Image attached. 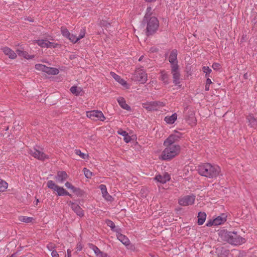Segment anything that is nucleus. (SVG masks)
<instances>
[{
    "instance_id": "nucleus-1",
    "label": "nucleus",
    "mask_w": 257,
    "mask_h": 257,
    "mask_svg": "<svg viewBox=\"0 0 257 257\" xmlns=\"http://www.w3.org/2000/svg\"><path fill=\"white\" fill-rule=\"evenodd\" d=\"M219 239L222 241H226L232 245H238L244 243L246 240L238 235L237 232L221 230L219 233Z\"/></svg>"
},
{
    "instance_id": "nucleus-2",
    "label": "nucleus",
    "mask_w": 257,
    "mask_h": 257,
    "mask_svg": "<svg viewBox=\"0 0 257 257\" xmlns=\"http://www.w3.org/2000/svg\"><path fill=\"white\" fill-rule=\"evenodd\" d=\"M198 171L199 174L209 178H216L221 172L220 168L217 165H213L210 163H205L198 166Z\"/></svg>"
},
{
    "instance_id": "nucleus-3",
    "label": "nucleus",
    "mask_w": 257,
    "mask_h": 257,
    "mask_svg": "<svg viewBox=\"0 0 257 257\" xmlns=\"http://www.w3.org/2000/svg\"><path fill=\"white\" fill-rule=\"evenodd\" d=\"M165 149L162 152L160 159L162 160H170L176 156L180 152V146L179 145L165 146Z\"/></svg>"
},
{
    "instance_id": "nucleus-4",
    "label": "nucleus",
    "mask_w": 257,
    "mask_h": 257,
    "mask_svg": "<svg viewBox=\"0 0 257 257\" xmlns=\"http://www.w3.org/2000/svg\"><path fill=\"white\" fill-rule=\"evenodd\" d=\"M144 20L147 21V31L148 34L154 33L158 29L159 22L157 18L152 17L148 20V15L146 14Z\"/></svg>"
},
{
    "instance_id": "nucleus-5",
    "label": "nucleus",
    "mask_w": 257,
    "mask_h": 257,
    "mask_svg": "<svg viewBox=\"0 0 257 257\" xmlns=\"http://www.w3.org/2000/svg\"><path fill=\"white\" fill-rule=\"evenodd\" d=\"M164 106V104L161 101H147L142 103L143 108L148 111L157 110Z\"/></svg>"
},
{
    "instance_id": "nucleus-6",
    "label": "nucleus",
    "mask_w": 257,
    "mask_h": 257,
    "mask_svg": "<svg viewBox=\"0 0 257 257\" xmlns=\"http://www.w3.org/2000/svg\"><path fill=\"white\" fill-rule=\"evenodd\" d=\"M28 153L34 158L40 161H44L49 159L48 155L45 154L42 151V149H41V150L37 149L36 148H34L33 149H30L28 151Z\"/></svg>"
},
{
    "instance_id": "nucleus-7",
    "label": "nucleus",
    "mask_w": 257,
    "mask_h": 257,
    "mask_svg": "<svg viewBox=\"0 0 257 257\" xmlns=\"http://www.w3.org/2000/svg\"><path fill=\"white\" fill-rule=\"evenodd\" d=\"M86 115L92 120L95 121H104L105 119V117L103 115V113L101 111L98 110L87 111Z\"/></svg>"
},
{
    "instance_id": "nucleus-8",
    "label": "nucleus",
    "mask_w": 257,
    "mask_h": 257,
    "mask_svg": "<svg viewBox=\"0 0 257 257\" xmlns=\"http://www.w3.org/2000/svg\"><path fill=\"white\" fill-rule=\"evenodd\" d=\"M36 69L49 75H56L59 72L58 69L48 67L47 65H35Z\"/></svg>"
},
{
    "instance_id": "nucleus-9",
    "label": "nucleus",
    "mask_w": 257,
    "mask_h": 257,
    "mask_svg": "<svg viewBox=\"0 0 257 257\" xmlns=\"http://www.w3.org/2000/svg\"><path fill=\"white\" fill-rule=\"evenodd\" d=\"M134 79L141 83L144 84L147 81V75L143 70L138 69L135 72Z\"/></svg>"
},
{
    "instance_id": "nucleus-10",
    "label": "nucleus",
    "mask_w": 257,
    "mask_h": 257,
    "mask_svg": "<svg viewBox=\"0 0 257 257\" xmlns=\"http://www.w3.org/2000/svg\"><path fill=\"white\" fill-rule=\"evenodd\" d=\"M195 197L194 195L185 196L180 198L178 203L181 206L190 205L194 203Z\"/></svg>"
},
{
    "instance_id": "nucleus-11",
    "label": "nucleus",
    "mask_w": 257,
    "mask_h": 257,
    "mask_svg": "<svg viewBox=\"0 0 257 257\" xmlns=\"http://www.w3.org/2000/svg\"><path fill=\"white\" fill-rule=\"evenodd\" d=\"M42 48H56L57 44L49 42L47 40H37L34 41Z\"/></svg>"
},
{
    "instance_id": "nucleus-12",
    "label": "nucleus",
    "mask_w": 257,
    "mask_h": 257,
    "mask_svg": "<svg viewBox=\"0 0 257 257\" xmlns=\"http://www.w3.org/2000/svg\"><path fill=\"white\" fill-rule=\"evenodd\" d=\"M179 138V136L177 134H172L166 139L164 142V146H172V145H177L175 144L176 141H178Z\"/></svg>"
},
{
    "instance_id": "nucleus-13",
    "label": "nucleus",
    "mask_w": 257,
    "mask_h": 257,
    "mask_svg": "<svg viewBox=\"0 0 257 257\" xmlns=\"http://www.w3.org/2000/svg\"><path fill=\"white\" fill-rule=\"evenodd\" d=\"M69 205L71 206L72 210L76 213V214L82 217L84 216V211L77 204L70 201Z\"/></svg>"
},
{
    "instance_id": "nucleus-14",
    "label": "nucleus",
    "mask_w": 257,
    "mask_h": 257,
    "mask_svg": "<svg viewBox=\"0 0 257 257\" xmlns=\"http://www.w3.org/2000/svg\"><path fill=\"white\" fill-rule=\"evenodd\" d=\"M111 76L120 84L123 86L124 88L128 89L129 88L130 85L126 82L125 80L122 79L119 75L115 74L114 72H110Z\"/></svg>"
},
{
    "instance_id": "nucleus-15",
    "label": "nucleus",
    "mask_w": 257,
    "mask_h": 257,
    "mask_svg": "<svg viewBox=\"0 0 257 257\" xmlns=\"http://www.w3.org/2000/svg\"><path fill=\"white\" fill-rule=\"evenodd\" d=\"M172 73L173 76L174 82L176 84L179 83L180 73L178 71V65H173Z\"/></svg>"
},
{
    "instance_id": "nucleus-16",
    "label": "nucleus",
    "mask_w": 257,
    "mask_h": 257,
    "mask_svg": "<svg viewBox=\"0 0 257 257\" xmlns=\"http://www.w3.org/2000/svg\"><path fill=\"white\" fill-rule=\"evenodd\" d=\"M155 179L158 182H159L162 184H164L170 180V176L168 173H165L162 175H159L156 176L155 178Z\"/></svg>"
},
{
    "instance_id": "nucleus-17",
    "label": "nucleus",
    "mask_w": 257,
    "mask_h": 257,
    "mask_svg": "<svg viewBox=\"0 0 257 257\" xmlns=\"http://www.w3.org/2000/svg\"><path fill=\"white\" fill-rule=\"evenodd\" d=\"M89 248L93 250L97 257H107V254L101 251L96 246L92 244H89Z\"/></svg>"
},
{
    "instance_id": "nucleus-18",
    "label": "nucleus",
    "mask_w": 257,
    "mask_h": 257,
    "mask_svg": "<svg viewBox=\"0 0 257 257\" xmlns=\"http://www.w3.org/2000/svg\"><path fill=\"white\" fill-rule=\"evenodd\" d=\"M246 119L247 120L248 124L250 127L254 129L257 128V119L252 114L247 115Z\"/></svg>"
},
{
    "instance_id": "nucleus-19",
    "label": "nucleus",
    "mask_w": 257,
    "mask_h": 257,
    "mask_svg": "<svg viewBox=\"0 0 257 257\" xmlns=\"http://www.w3.org/2000/svg\"><path fill=\"white\" fill-rule=\"evenodd\" d=\"M186 119L188 124L191 125H195L196 124V119L195 117L194 112L193 111H188Z\"/></svg>"
},
{
    "instance_id": "nucleus-20",
    "label": "nucleus",
    "mask_w": 257,
    "mask_h": 257,
    "mask_svg": "<svg viewBox=\"0 0 257 257\" xmlns=\"http://www.w3.org/2000/svg\"><path fill=\"white\" fill-rule=\"evenodd\" d=\"M2 50L4 54L8 56L10 58L12 59L16 58L17 56V54L11 48L8 47H4L2 49Z\"/></svg>"
},
{
    "instance_id": "nucleus-21",
    "label": "nucleus",
    "mask_w": 257,
    "mask_h": 257,
    "mask_svg": "<svg viewBox=\"0 0 257 257\" xmlns=\"http://www.w3.org/2000/svg\"><path fill=\"white\" fill-rule=\"evenodd\" d=\"M16 52L18 56L26 59H32L34 57V55H29L23 49H18L16 50Z\"/></svg>"
},
{
    "instance_id": "nucleus-22",
    "label": "nucleus",
    "mask_w": 257,
    "mask_h": 257,
    "mask_svg": "<svg viewBox=\"0 0 257 257\" xmlns=\"http://www.w3.org/2000/svg\"><path fill=\"white\" fill-rule=\"evenodd\" d=\"M68 177V176L65 171H58L55 178L58 182L63 183Z\"/></svg>"
},
{
    "instance_id": "nucleus-23",
    "label": "nucleus",
    "mask_w": 257,
    "mask_h": 257,
    "mask_svg": "<svg viewBox=\"0 0 257 257\" xmlns=\"http://www.w3.org/2000/svg\"><path fill=\"white\" fill-rule=\"evenodd\" d=\"M226 221V215L222 214L214 219L215 226L220 225Z\"/></svg>"
},
{
    "instance_id": "nucleus-24",
    "label": "nucleus",
    "mask_w": 257,
    "mask_h": 257,
    "mask_svg": "<svg viewBox=\"0 0 257 257\" xmlns=\"http://www.w3.org/2000/svg\"><path fill=\"white\" fill-rule=\"evenodd\" d=\"M177 51L176 50H173L169 56V61L172 64H176L177 61Z\"/></svg>"
},
{
    "instance_id": "nucleus-25",
    "label": "nucleus",
    "mask_w": 257,
    "mask_h": 257,
    "mask_svg": "<svg viewBox=\"0 0 257 257\" xmlns=\"http://www.w3.org/2000/svg\"><path fill=\"white\" fill-rule=\"evenodd\" d=\"M117 102L119 105L122 107L123 109H125L126 110H131V107L126 103V101L125 99L122 97H119L117 99Z\"/></svg>"
},
{
    "instance_id": "nucleus-26",
    "label": "nucleus",
    "mask_w": 257,
    "mask_h": 257,
    "mask_svg": "<svg viewBox=\"0 0 257 257\" xmlns=\"http://www.w3.org/2000/svg\"><path fill=\"white\" fill-rule=\"evenodd\" d=\"M117 133L123 137V140L125 143H128L131 141V137L126 132L120 129L118 131Z\"/></svg>"
},
{
    "instance_id": "nucleus-27",
    "label": "nucleus",
    "mask_w": 257,
    "mask_h": 257,
    "mask_svg": "<svg viewBox=\"0 0 257 257\" xmlns=\"http://www.w3.org/2000/svg\"><path fill=\"white\" fill-rule=\"evenodd\" d=\"M177 114L175 113L171 116H166L164 118V120L169 124H173L175 121L177 119Z\"/></svg>"
},
{
    "instance_id": "nucleus-28",
    "label": "nucleus",
    "mask_w": 257,
    "mask_h": 257,
    "mask_svg": "<svg viewBox=\"0 0 257 257\" xmlns=\"http://www.w3.org/2000/svg\"><path fill=\"white\" fill-rule=\"evenodd\" d=\"M206 214L204 212H200L198 214V224L202 225L205 221Z\"/></svg>"
},
{
    "instance_id": "nucleus-29",
    "label": "nucleus",
    "mask_w": 257,
    "mask_h": 257,
    "mask_svg": "<svg viewBox=\"0 0 257 257\" xmlns=\"http://www.w3.org/2000/svg\"><path fill=\"white\" fill-rule=\"evenodd\" d=\"M55 191L57 192V194L59 196L68 195L69 196H71V195L69 194L68 191L65 190V189L63 187H60L59 186Z\"/></svg>"
},
{
    "instance_id": "nucleus-30",
    "label": "nucleus",
    "mask_w": 257,
    "mask_h": 257,
    "mask_svg": "<svg viewBox=\"0 0 257 257\" xmlns=\"http://www.w3.org/2000/svg\"><path fill=\"white\" fill-rule=\"evenodd\" d=\"M117 238L119 241H120L123 244L126 245H128L130 243V240L127 237L121 234H118L117 235Z\"/></svg>"
},
{
    "instance_id": "nucleus-31",
    "label": "nucleus",
    "mask_w": 257,
    "mask_h": 257,
    "mask_svg": "<svg viewBox=\"0 0 257 257\" xmlns=\"http://www.w3.org/2000/svg\"><path fill=\"white\" fill-rule=\"evenodd\" d=\"M19 220L21 222L29 223L33 220V218L30 217L21 216L19 217Z\"/></svg>"
},
{
    "instance_id": "nucleus-32",
    "label": "nucleus",
    "mask_w": 257,
    "mask_h": 257,
    "mask_svg": "<svg viewBox=\"0 0 257 257\" xmlns=\"http://www.w3.org/2000/svg\"><path fill=\"white\" fill-rule=\"evenodd\" d=\"M47 187L50 189L56 191L58 186L56 185L54 181L50 180L47 182Z\"/></svg>"
},
{
    "instance_id": "nucleus-33",
    "label": "nucleus",
    "mask_w": 257,
    "mask_h": 257,
    "mask_svg": "<svg viewBox=\"0 0 257 257\" xmlns=\"http://www.w3.org/2000/svg\"><path fill=\"white\" fill-rule=\"evenodd\" d=\"M71 92L76 95H78L80 94L81 91V89L80 87H77V86H72L70 88Z\"/></svg>"
},
{
    "instance_id": "nucleus-34",
    "label": "nucleus",
    "mask_w": 257,
    "mask_h": 257,
    "mask_svg": "<svg viewBox=\"0 0 257 257\" xmlns=\"http://www.w3.org/2000/svg\"><path fill=\"white\" fill-rule=\"evenodd\" d=\"M8 183L3 180L0 181V192L5 191L8 188Z\"/></svg>"
},
{
    "instance_id": "nucleus-35",
    "label": "nucleus",
    "mask_w": 257,
    "mask_h": 257,
    "mask_svg": "<svg viewBox=\"0 0 257 257\" xmlns=\"http://www.w3.org/2000/svg\"><path fill=\"white\" fill-rule=\"evenodd\" d=\"M168 75L164 71L161 72V79L165 83H168Z\"/></svg>"
},
{
    "instance_id": "nucleus-36",
    "label": "nucleus",
    "mask_w": 257,
    "mask_h": 257,
    "mask_svg": "<svg viewBox=\"0 0 257 257\" xmlns=\"http://www.w3.org/2000/svg\"><path fill=\"white\" fill-rule=\"evenodd\" d=\"M202 71L204 73H205V75L206 77H210V73L211 72L212 70L208 66H204L202 68Z\"/></svg>"
},
{
    "instance_id": "nucleus-37",
    "label": "nucleus",
    "mask_w": 257,
    "mask_h": 257,
    "mask_svg": "<svg viewBox=\"0 0 257 257\" xmlns=\"http://www.w3.org/2000/svg\"><path fill=\"white\" fill-rule=\"evenodd\" d=\"M75 153L77 155L79 156L82 159H86L88 158V155L87 154H85L83 153H82L80 150H75Z\"/></svg>"
},
{
    "instance_id": "nucleus-38",
    "label": "nucleus",
    "mask_w": 257,
    "mask_h": 257,
    "mask_svg": "<svg viewBox=\"0 0 257 257\" xmlns=\"http://www.w3.org/2000/svg\"><path fill=\"white\" fill-rule=\"evenodd\" d=\"M61 31L63 36L66 37L67 38L69 37V36H70V33L66 28L62 27Z\"/></svg>"
},
{
    "instance_id": "nucleus-39",
    "label": "nucleus",
    "mask_w": 257,
    "mask_h": 257,
    "mask_svg": "<svg viewBox=\"0 0 257 257\" xmlns=\"http://www.w3.org/2000/svg\"><path fill=\"white\" fill-rule=\"evenodd\" d=\"M83 172L87 178H91L92 176V173L86 168H84Z\"/></svg>"
},
{
    "instance_id": "nucleus-40",
    "label": "nucleus",
    "mask_w": 257,
    "mask_h": 257,
    "mask_svg": "<svg viewBox=\"0 0 257 257\" xmlns=\"http://www.w3.org/2000/svg\"><path fill=\"white\" fill-rule=\"evenodd\" d=\"M67 38L73 43H76L79 40V38H78V37L71 34H70V36H69V37H68Z\"/></svg>"
},
{
    "instance_id": "nucleus-41",
    "label": "nucleus",
    "mask_w": 257,
    "mask_h": 257,
    "mask_svg": "<svg viewBox=\"0 0 257 257\" xmlns=\"http://www.w3.org/2000/svg\"><path fill=\"white\" fill-rule=\"evenodd\" d=\"M102 196L108 201H112L113 200V198L111 196H110L108 192H107L106 193H104L102 194Z\"/></svg>"
},
{
    "instance_id": "nucleus-42",
    "label": "nucleus",
    "mask_w": 257,
    "mask_h": 257,
    "mask_svg": "<svg viewBox=\"0 0 257 257\" xmlns=\"http://www.w3.org/2000/svg\"><path fill=\"white\" fill-rule=\"evenodd\" d=\"M106 223L107 225L110 227L112 229H114L115 227V225L113 222L110 220H107L106 221Z\"/></svg>"
},
{
    "instance_id": "nucleus-43",
    "label": "nucleus",
    "mask_w": 257,
    "mask_h": 257,
    "mask_svg": "<svg viewBox=\"0 0 257 257\" xmlns=\"http://www.w3.org/2000/svg\"><path fill=\"white\" fill-rule=\"evenodd\" d=\"M74 193L77 195V196H82L83 192V191L79 188H77L76 189L74 190Z\"/></svg>"
},
{
    "instance_id": "nucleus-44",
    "label": "nucleus",
    "mask_w": 257,
    "mask_h": 257,
    "mask_svg": "<svg viewBox=\"0 0 257 257\" xmlns=\"http://www.w3.org/2000/svg\"><path fill=\"white\" fill-rule=\"evenodd\" d=\"M99 188L101 191L102 194L106 193L107 192L106 187L105 185L101 184L99 186Z\"/></svg>"
},
{
    "instance_id": "nucleus-45",
    "label": "nucleus",
    "mask_w": 257,
    "mask_h": 257,
    "mask_svg": "<svg viewBox=\"0 0 257 257\" xmlns=\"http://www.w3.org/2000/svg\"><path fill=\"white\" fill-rule=\"evenodd\" d=\"M47 247L48 249L51 251H52V250H55L54 249L56 247L55 245L51 242L48 244Z\"/></svg>"
},
{
    "instance_id": "nucleus-46",
    "label": "nucleus",
    "mask_w": 257,
    "mask_h": 257,
    "mask_svg": "<svg viewBox=\"0 0 257 257\" xmlns=\"http://www.w3.org/2000/svg\"><path fill=\"white\" fill-rule=\"evenodd\" d=\"M85 32L84 29H82L81 30V32H80V33L79 36L78 37V38H79V40H80L81 39L83 38L85 36Z\"/></svg>"
},
{
    "instance_id": "nucleus-47",
    "label": "nucleus",
    "mask_w": 257,
    "mask_h": 257,
    "mask_svg": "<svg viewBox=\"0 0 257 257\" xmlns=\"http://www.w3.org/2000/svg\"><path fill=\"white\" fill-rule=\"evenodd\" d=\"M214 219L213 220H210L207 221V222L206 224V225L207 226H211L212 225H215V223H214Z\"/></svg>"
},
{
    "instance_id": "nucleus-48",
    "label": "nucleus",
    "mask_w": 257,
    "mask_h": 257,
    "mask_svg": "<svg viewBox=\"0 0 257 257\" xmlns=\"http://www.w3.org/2000/svg\"><path fill=\"white\" fill-rule=\"evenodd\" d=\"M51 255L52 257H59V255L56 250H52L51 252Z\"/></svg>"
},
{
    "instance_id": "nucleus-49",
    "label": "nucleus",
    "mask_w": 257,
    "mask_h": 257,
    "mask_svg": "<svg viewBox=\"0 0 257 257\" xmlns=\"http://www.w3.org/2000/svg\"><path fill=\"white\" fill-rule=\"evenodd\" d=\"M65 186L68 189H71L73 188V186L71 183L69 182H66L65 184Z\"/></svg>"
},
{
    "instance_id": "nucleus-50",
    "label": "nucleus",
    "mask_w": 257,
    "mask_h": 257,
    "mask_svg": "<svg viewBox=\"0 0 257 257\" xmlns=\"http://www.w3.org/2000/svg\"><path fill=\"white\" fill-rule=\"evenodd\" d=\"M211 83H212V81L210 79L207 78L206 81V85H209Z\"/></svg>"
},
{
    "instance_id": "nucleus-51",
    "label": "nucleus",
    "mask_w": 257,
    "mask_h": 257,
    "mask_svg": "<svg viewBox=\"0 0 257 257\" xmlns=\"http://www.w3.org/2000/svg\"><path fill=\"white\" fill-rule=\"evenodd\" d=\"M67 254H68V257H71V251L70 249H67Z\"/></svg>"
},
{
    "instance_id": "nucleus-52",
    "label": "nucleus",
    "mask_w": 257,
    "mask_h": 257,
    "mask_svg": "<svg viewBox=\"0 0 257 257\" xmlns=\"http://www.w3.org/2000/svg\"><path fill=\"white\" fill-rule=\"evenodd\" d=\"M205 89L206 91H208L209 90V85L205 84Z\"/></svg>"
},
{
    "instance_id": "nucleus-53",
    "label": "nucleus",
    "mask_w": 257,
    "mask_h": 257,
    "mask_svg": "<svg viewBox=\"0 0 257 257\" xmlns=\"http://www.w3.org/2000/svg\"><path fill=\"white\" fill-rule=\"evenodd\" d=\"M212 67L214 69H218V65H212Z\"/></svg>"
},
{
    "instance_id": "nucleus-54",
    "label": "nucleus",
    "mask_w": 257,
    "mask_h": 257,
    "mask_svg": "<svg viewBox=\"0 0 257 257\" xmlns=\"http://www.w3.org/2000/svg\"><path fill=\"white\" fill-rule=\"evenodd\" d=\"M76 187H74V186H73V188H71V189H70L72 192L74 193V190H75V189H76Z\"/></svg>"
},
{
    "instance_id": "nucleus-55",
    "label": "nucleus",
    "mask_w": 257,
    "mask_h": 257,
    "mask_svg": "<svg viewBox=\"0 0 257 257\" xmlns=\"http://www.w3.org/2000/svg\"><path fill=\"white\" fill-rule=\"evenodd\" d=\"M147 12L149 13L151 11V8L150 7H149L147 9Z\"/></svg>"
},
{
    "instance_id": "nucleus-56",
    "label": "nucleus",
    "mask_w": 257,
    "mask_h": 257,
    "mask_svg": "<svg viewBox=\"0 0 257 257\" xmlns=\"http://www.w3.org/2000/svg\"><path fill=\"white\" fill-rule=\"evenodd\" d=\"M143 57V56H141V57L139 58V61H141V60L142 59Z\"/></svg>"
},
{
    "instance_id": "nucleus-57",
    "label": "nucleus",
    "mask_w": 257,
    "mask_h": 257,
    "mask_svg": "<svg viewBox=\"0 0 257 257\" xmlns=\"http://www.w3.org/2000/svg\"><path fill=\"white\" fill-rule=\"evenodd\" d=\"M38 202H39V200H38V199H37V203Z\"/></svg>"
},
{
    "instance_id": "nucleus-58",
    "label": "nucleus",
    "mask_w": 257,
    "mask_h": 257,
    "mask_svg": "<svg viewBox=\"0 0 257 257\" xmlns=\"http://www.w3.org/2000/svg\"><path fill=\"white\" fill-rule=\"evenodd\" d=\"M13 255H14L13 254V255H12L10 257H13Z\"/></svg>"
}]
</instances>
